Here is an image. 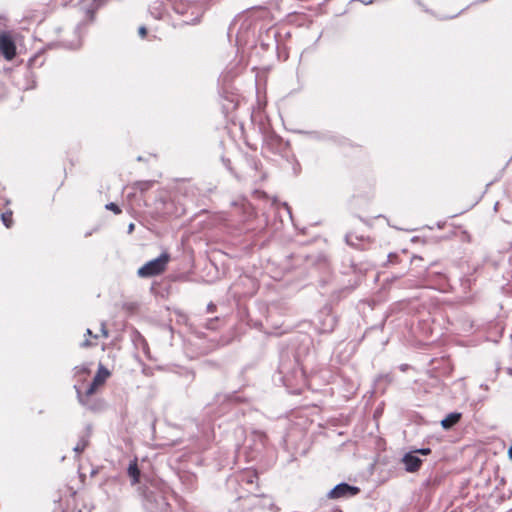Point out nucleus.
I'll list each match as a JSON object with an SVG mask.
<instances>
[{"label": "nucleus", "instance_id": "9d476101", "mask_svg": "<svg viewBox=\"0 0 512 512\" xmlns=\"http://www.w3.org/2000/svg\"><path fill=\"white\" fill-rule=\"evenodd\" d=\"M89 444V441L86 439V438H82L78 443L77 445L75 446L74 450L77 452V453H82L86 447L88 446Z\"/></svg>", "mask_w": 512, "mask_h": 512}, {"label": "nucleus", "instance_id": "20e7f679", "mask_svg": "<svg viewBox=\"0 0 512 512\" xmlns=\"http://www.w3.org/2000/svg\"><path fill=\"white\" fill-rule=\"evenodd\" d=\"M360 492V488L351 486L347 483H340L336 485L329 493V499H340L349 498L357 495Z\"/></svg>", "mask_w": 512, "mask_h": 512}, {"label": "nucleus", "instance_id": "a211bd4d", "mask_svg": "<svg viewBox=\"0 0 512 512\" xmlns=\"http://www.w3.org/2000/svg\"><path fill=\"white\" fill-rule=\"evenodd\" d=\"M457 15H458V13H454L452 15H445V16H443V18L444 19H452V18H455Z\"/></svg>", "mask_w": 512, "mask_h": 512}, {"label": "nucleus", "instance_id": "9b49d317", "mask_svg": "<svg viewBox=\"0 0 512 512\" xmlns=\"http://www.w3.org/2000/svg\"><path fill=\"white\" fill-rule=\"evenodd\" d=\"M106 209L112 211L114 214H121V208L115 203H109L106 205Z\"/></svg>", "mask_w": 512, "mask_h": 512}, {"label": "nucleus", "instance_id": "6ab92c4d", "mask_svg": "<svg viewBox=\"0 0 512 512\" xmlns=\"http://www.w3.org/2000/svg\"><path fill=\"white\" fill-rule=\"evenodd\" d=\"M508 456L512 460V445L510 446V448L508 450Z\"/></svg>", "mask_w": 512, "mask_h": 512}, {"label": "nucleus", "instance_id": "dca6fc26", "mask_svg": "<svg viewBox=\"0 0 512 512\" xmlns=\"http://www.w3.org/2000/svg\"><path fill=\"white\" fill-rule=\"evenodd\" d=\"M207 311L209 313H214L216 311V305L214 303H209L207 305Z\"/></svg>", "mask_w": 512, "mask_h": 512}, {"label": "nucleus", "instance_id": "f257e3e1", "mask_svg": "<svg viewBox=\"0 0 512 512\" xmlns=\"http://www.w3.org/2000/svg\"><path fill=\"white\" fill-rule=\"evenodd\" d=\"M171 260L168 252H163L156 259L150 260L137 270V275L142 278H150L163 274Z\"/></svg>", "mask_w": 512, "mask_h": 512}, {"label": "nucleus", "instance_id": "2eb2a0df", "mask_svg": "<svg viewBox=\"0 0 512 512\" xmlns=\"http://www.w3.org/2000/svg\"><path fill=\"white\" fill-rule=\"evenodd\" d=\"M416 452L421 455H429L431 453V449L430 448H422V449L417 450Z\"/></svg>", "mask_w": 512, "mask_h": 512}, {"label": "nucleus", "instance_id": "7ed1b4c3", "mask_svg": "<svg viewBox=\"0 0 512 512\" xmlns=\"http://www.w3.org/2000/svg\"><path fill=\"white\" fill-rule=\"evenodd\" d=\"M0 54L7 61L13 60L17 54L16 44L8 32H0Z\"/></svg>", "mask_w": 512, "mask_h": 512}, {"label": "nucleus", "instance_id": "0eeeda50", "mask_svg": "<svg viewBox=\"0 0 512 512\" xmlns=\"http://www.w3.org/2000/svg\"><path fill=\"white\" fill-rule=\"evenodd\" d=\"M462 414L458 412L448 414L442 421L441 425L444 429H450L461 420Z\"/></svg>", "mask_w": 512, "mask_h": 512}, {"label": "nucleus", "instance_id": "f8f14e48", "mask_svg": "<svg viewBox=\"0 0 512 512\" xmlns=\"http://www.w3.org/2000/svg\"><path fill=\"white\" fill-rule=\"evenodd\" d=\"M254 478L257 479V473L254 471H249L245 473V480L247 483H253Z\"/></svg>", "mask_w": 512, "mask_h": 512}, {"label": "nucleus", "instance_id": "412c9836", "mask_svg": "<svg viewBox=\"0 0 512 512\" xmlns=\"http://www.w3.org/2000/svg\"><path fill=\"white\" fill-rule=\"evenodd\" d=\"M134 229V224L129 225V231L131 232Z\"/></svg>", "mask_w": 512, "mask_h": 512}, {"label": "nucleus", "instance_id": "4468645a", "mask_svg": "<svg viewBox=\"0 0 512 512\" xmlns=\"http://www.w3.org/2000/svg\"><path fill=\"white\" fill-rule=\"evenodd\" d=\"M397 260H398V256L397 255L389 254V256H388V263L394 264V263H397Z\"/></svg>", "mask_w": 512, "mask_h": 512}, {"label": "nucleus", "instance_id": "6e6552de", "mask_svg": "<svg viewBox=\"0 0 512 512\" xmlns=\"http://www.w3.org/2000/svg\"><path fill=\"white\" fill-rule=\"evenodd\" d=\"M98 337H99L98 335H93L92 331L90 329H87L86 335H85V340L82 342L81 346L84 348L95 346L97 343L95 341H93L92 339L97 340Z\"/></svg>", "mask_w": 512, "mask_h": 512}, {"label": "nucleus", "instance_id": "aec40b11", "mask_svg": "<svg viewBox=\"0 0 512 512\" xmlns=\"http://www.w3.org/2000/svg\"><path fill=\"white\" fill-rule=\"evenodd\" d=\"M102 331H103V337H105V338L108 337V333L104 327H103Z\"/></svg>", "mask_w": 512, "mask_h": 512}, {"label": "nucleus", "instance_id": "423d86ee", "mask_svg": "<svg viewBox=\"0 0 512 512\" xmlns=\"http://www.w3.org/2000/svg\"><path fill=\"white\" fill-rule=\"evenodd\" d=\"M128 476L131 479V484L136 485L140 482V469L138 467L137 459L135 458L133 461L130 462L128 469H127Z\"/></svg>", "mask_w": 512, "mask_h": 512}, {"label": "nucleus", "instance_id": "f3484780", "mask_svg": "<svg viewBox=\"0 0 512 512\" xmlns=\"http://www.w3.org/2000/svg\"><path fill=\"white\" fill-rule=\"evenodd\" d=\"M139 33H140V35H141L142 37H145V36H146V34H147V30H146V28H145V27H140V29H139Z\"/></svg>", "mask_w": 512, "mask_h": 512}, {"label": "nucleus", "instance_id": "39448f33", "mask_svg": "<svg viewBox=\"0 0 512 512\" xmlns=\"http://www.w3.org/2000/svg\"><path fill=\"white\" fill-rule=\"evenodd\" d=\"M402 461L405 465L406 471L411 473L417 472L422 465V460L413 453L405 454Z\"/></svg>", "mask_w": 512, "mask_h": 512}, {"label": "nucleus", "instance_id": "f03ea898", "mask_svg": "<svg viewBox=\"0 0 512 512\" xmlns=\"http://www.w3.org/2000/svg\"><path fill=\"white\" fill-rule=\"evenodd\" d=\"M110 375V371L102 364H100L98 371L93 378V381L91 382L85 393H81L79 390L77 391L79 401L83 405H88L89 398L103 388L105 382L110 377Z\"/></svg>", "mask_w": 512, "mask_h": 512}, {"label": "nucleus", "instance_id": "ddd939ff", "mask_svg": "<svg viewBox=\"0 0 512 512\" xmlns=\"http://www.w3.org/2000/svg\"><path fill=\"white\" fill-rule=\"evenodd\" d=\"M253 434L260 440H265L267 438L266 434L262 431H254Z\"/></svg>", "mask_w": 512, "mask_h": 512}, {"label": "nucleus", "instance_id": "1a4fd4ad", "mask_svg": "<svg viewBox=\"0 0 512 512\" xmlns=\"http://www.w3.org/2000/svg\"><path fill=\"white\" fill-rule=\"evenodd\" d=\"M2 221L7 228H10L13 224V213L11 211L4 212L1 214Z\"/></svg>", "mask_w": 512, "mask_h": 512}]
</instances>
